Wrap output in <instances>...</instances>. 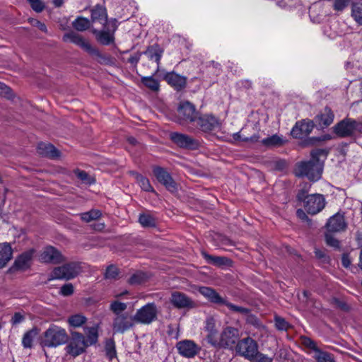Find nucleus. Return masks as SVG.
<instances>
[{
  "instance_id": "1",
  "label": "nucleus",
  "mask_w": 362,
  "mask_h": 362,
  "mask_svg": "<svg viewBox=\"0 0 362 362\" xmlns=\"http://www.w3.org/2000/svg\"><path fill=\"white\" fill-rule=\"evenodd\" d=\"M84 334L78 332L71 333V337L68 339V344L65 350L67 354L76 357L86 351L89 346L95 344L98 340V328L95 326L86 327Z\"/></svg>"
},
{
  "instance_id": "2",
  "label": "nucleus",
  "mask_w": 362,
  "mask_h": 362,
  "mask_svg": "<svg viewBox=\"0 0 362 362\" xmlns=\"http://www.w3.org/2000/svg\"><path fill=\"white\" fill-rule=\"evenodd\" d=\"M327 153L324 150L317 149L311 153V159L308 162L298 163L296 168V174L298 176H306L309 180H317L320 178L324 160Z\"/></svg>"
},
{
  "instance_id": "3",
  "label": "nucleus",
  "mask_w": 362,
  "mask_h": 362,
  "mask_svg": "<svg viewBox=\"0 0 362 362\" xmlns=\"http://www.w3.org/2000/svg\"><path fill=\"white\" fill-rule=\"evenodd\" d=\"M310 185L308 184L305 188L302 189L298 194V200L305 211L310 215H315L320 212L325 206V199L322 194H308V188Z\"/></svg>"
},
{
  "instance_id": "4",
  "label": "nucleus",
  "mask_w": 362,
  "mask_h": 362,
  "mask_svg": "<svg viewBox=\"0 0 362 362\" xmlns=\"http://www.w3.org/2000/svg\"><path fill=\"white\" fill-rule=\"evenodd\" d=\"M68 339L69 335L64 328L52 325L43 333L41 343L44 346L57 347L67 342Z\"/></svg>"
},
{
  "instance_id": "5",
  "label": "nucleus",
  "mask_w": 362,
  "mask_h": 362,
  "mask_svg": "<svg viewBox=\"0 0 362 362\" xmlns=\"http://www.w3.org/2000/svg\"><path fill=\"white\" fill-rule=\"evenodd\" d=\"M199 293L206 298L209 300L214 303L218 305H226L231 311L239 313L242 315H247L249 310L247 308L235 305L228 303L226 299L222 298L215 290L209 287H200L199 288Z\"/></svg>"
},
{
  "instance_id": "6",
  "label": "nucleus",
  "mask_w": 362,
  "mask_h": 362,
  "mask_svg": "<svg viewBox=\"0 0 362 362\" xmlns=\"http://www.w3.org/2000/svg\"><path fill=\"white\" fill-rule=\"evenodd\" d=\"M158 312L154 303H148L136 311L134 320L137 323L149 325L157 319Z\"/></svg>"
},
{
  "instance_id": "7",
  "label": "nucleus",
  "mask_w": 362,
  "mask_h": 362,
  "mask_svg": "<svg viewBox=\"0 0 362 362\" xmlns=\"http://www.w3.org/2000/svg\"><path fill=\"white\" fill-rule=\"evenodd\" d=\"M81 269L79 264L71 262L62 267L54 268L52 271V276L54 279H70L74 278L81 272Z\"/></svg>"
},
{
  "instance_id": "8",
  "label": "nucleus",
  "mask_w": 362,
  "mask_h": 362,
  "mask_svg": "<svg viewBox=\"0 0 362 362\" xmlns=\"http://www.w3.org/2000/svg\"><path fill=\"white\" fill-rule=\"evenodd\" d=\"M197 113L194 106L188 101H182L177 107V117L180 121L194 122L196 121Z\"/></svg>"
},
{
  "instance_id": "9",
  "label": "nucleus",
  "mask_w": 362,
  "mask_h": 362,
  "mask_svg": "<svg viewBox=\"0 0 362 362\" xmlns=\"http://www.w3.org/2000/svg\"><path fill=\"white\" fill-rule=\"evenodd\" d=\"M136 321L134 317L127 313L118 315L113 320L112 329L114 332L124 333L134 327Z\"/></svg>"
},
{
  "instance_id": "10",
  "label": "nucleus",
  "mask_w": 362,
  "mask_h": 362,
  "mask_svg": "<svg viewBox=\"0 0 362 362\" xmlns=\"http://www.w3.org/2000/svg\"><path fill=\"white\" fill-rule=\"evenodd\" d=\"M362 132V122L346 120L339 123L335 127V132L340 136H347L356 132Z\"/></svg>"
},
{
  "instance_id": "11",
  "label": "nucleus",
  "mask_w": 362,
  "mask_h": 362,
  "mask_svg": "<svg viewBox=\"0 0 362 362\" xmlns=\"http://www.w3.org/2000/svg\"><path fill=\"white\" fill-rule=\"evenodd\" d=\"M236 351L245 358H252L257 353V345L251 338L247 337L238 341Z\"/></svg>"
},
{
  "instance_id": "12",
  "label": "nucleus",
  "mask_w": 362,
  "mask_h": 362,
  "mask_svg": "<svg viewBox=\"0 0 362 362\" xmlns=\"http://www.w3.org/2000/svg\"><path fill=\"white\" fill-rule=\"evenodd\" d=\"M153 174L156 180L170 192H174L177 189V185L170 174L160 167H154Z\"/></svg>"
},
{
  "instance_id": "13",
  "label": "nucleus",
  "mask_w": 362,
  "mask_h": 362,
  "mask_svg": "<svg viewBox=\"0 0 362 362\" xmlns=\"http://www.w3.org/2000/svg\"><path fill=\"white\" fill-rule=\"evenodd\" d=\"M40 260L43 262L57 264L64 261V257L57 249L49 245L41 251Z\"/></svg>"
},
{
  "instance_id": "14",
  "label": "nucleus",
  "mask_w": 362,
  "mask_h": 362,
  "mask_svg": "<svg viewBox=\"0 0 362 362\" xmlns=\"http://www.w3.org/2000/svg\"><path fill=\"white\" fill-rule=\"evenodd\" d=\"M197 125L204 132H210L218 129L221 122L212 115H204L196 119Z\"/></svg>"
},
{
  "instance_id": "15",
  "label": "nucleus",
  "mask_w": 362,
  "mask_h": 362,
  "mask_svg": "<svg viewBox=\"0 0 362 362\" xmlns=\"http://www.w3.org/2000/svg\"><path fill=\"white\" fill-rule=\"evenodd\" d=\"M178 352L187 358H192L197 355L200 348L191 340H183L177 344Z\"/></svg>"
},
{
  "instance_id": "16",
  "label": "nucleus",
  "mask_w": 362,
  "mask_h": 362,
  "mask_svg": "<svg viewBox=\"0 0 362 362\" xmlns=\"http://www.w3.org/2000/svg\"><path fill=\"white\" fill-rule=\"evenodd\" d=\"M205 331L207 332L206 336L207 341L214 346H220L221 335L218 334L213 318L210 317L206 320Z\"/></svg>"
},
{
  "instance_id": "17",
  "label": "nucleus",
  "mask_w": 362,
  "mask_h": 362,
  "mask_svg": "<svg viewBox=\"0 0 362 362\" xmlns=\"http://www.w3.org/2000/svg\"><path fill=\"white\" fill-rule=\"evenodd\" d=\"M314 124L310 120H303L296 124L291 131L294 138L302 139L308 136L313 130Z\"/></svg>"
},
{
  "instance_id": "18",
  "label": "nucleus",
  "mask_w": 362,
  "mask_h": 362,
  "mask_svg": "<svg viewBox=\"0 0 362 362\" xmlns=\"http://www.w3.org/2000/svg\"><path fill=\"white\" fill-rule=\"evenodd\" d=\"M326 227L328 232L337 233L344 231L346 228V223L344 216L337 213L330 217L326 224Z\"/></svg>"
},
{
  "instance_id": "19",
  "label": "nucleus",
  "mask_w": 362,
  "mask_h": 362,
  "mask_svg": "<svg viewBox=\"0 0 362 362\" xmlns=\"http://www.w3.org/2000/svg\"><path fill=\"white\" fill-rule=\"evenodd\" d=\"M238 338L239 333L238 329L232 327H227L221 334L220 346L231 348L233 346Z\"/></svg>"
},
{
  "instance_id": "20",
  "label": "nucleus",
  "mask_w": 362,
  "mask_h": 362,
  "mask_svg": "<svg viewBox=\"0 0 362 362\" xmlns=\"http://www.w3.org/2000/svg\"><path fill=\"white\" fill-rule=\"evenodd\" d=\"M64 39L66 41L69 40L70 42L80 46L88 52L92 53L95 51L94 48L91 46L88 41L86 40L80 35L76 33L71 32L66 34L64 36Z\"/></svg>"
},
{
  "instance_id": "21",
  "label": "nucleus",
  "mask_w": 362,
  "mask_h": 362,
  "mask_svg": "<svg viewBox=\"0 0 362 362\" xmlns=\"http://www.w3.org/2000/svg\"><path fill=\"white\" fill-rule=\"evenodd\" d=\"M170 302L177 308L192 306V301L185 294L180 292H173L171 295Z\"/></svg>"
},
{
  "instance_id": "22",
  "label": "nucleus",
  "mask_w": 362,
  "mask_h": 362,
  "mask_svg": "<svg viewBox=\"0 0 362 362\" xmlns=\"http://www.w3.org/2000/svg\"><path fill=\"white\" fill-rule=\"evenodd\" d=\"M165 79L169 85L177 90L183 88L186 85V78L175 73L167 74Z\"/></svg>"
},
{
  "instance_id": "23",
  "label": "nucleus",
  "mask_w": 362,
  "mask_h": 362,
  "mask_svg": "<svg viewBox=\"0 0 362 362\" xmlns=\"http://www.w3.org/2000/svg\"><path fill=\"white\" fill-rule=\"evenodd\" d=\"M37 152L43 156L51 158H56L59 156V152L50 144H39L37 146Z\"/></svg>"
},
{
  "instance_id": "24",
  "label": "nucleus",
  "mask_w": 362,
  "mask_h": 362,
  "mask_svg": "<svg viewBox=\"0 0 362 362\" xmlns=\"http://www.w3.org/2000/svg\"><path fill=\"white\" fill-rule=\"evenodd\" d=\"M12 248L8 243H0V268H3L12 258Z\"/></svg>"
},
{
  "instance_id": "25",
  "label": "nucleus",
  "mask_w": 362,
  "mask_h": 362,
  "mask_svg": "<svg viewBox=\"0 0 362 362\" xmlns=\"http://www.w3.org/2000/svg\"><path fill=\"white\" fill-rule=\"evenodd\" d=\"M33 253L34 251L30 250L21 254L15 261L16 267L19 269L28 268L31 263Z\"/></svg>"
},
{
  "instance_id": "26",
  "label": "nucleus",
  "mask_w": 362,
  "mask_h": 362,
  "mask_svg": "<svg viewBox=\"0 0 362 362\" xmlns=\"http://www.w3.org/2000/svg\"><path fill=\"white\" fill-rule=\"evenodd\" d=\"M171 139L174 143L180 146V147L190 148L193 145V141L191 138L187 136L180 134H173Z\"/></svg>"
},
{
  "instance_id": "27",
  "label": "nucleus",
  "mask_w": 362,
  "mask_h": 362,
  "mask_svg": "<svg viewBox=\"0 0 362 362\" xmlns=\"http://www.w3.org/2000/svg\"><path fill=\"white\" fill-rule=\"evenodd\" d=\"M202 255L209 263H211L215 266L220 267L224 265H229L230 263V261L226 257L212 256L204 252H202Z\"/></svg>"
},
{
  "instance_id": "28",
  "label": "nucleus",
  "mask_w": 362,
  "mask_h": 362,
  "mask_svg": "<svg viewBox=\"0 0 362 362\" xmlns=\"http://www.w3.org/2000/svg\"><path fill=\"white\" fill-rule=\"evenodd\" d=\"M86 317L81 314H74L69 316L67 319V323L71 327H79L85 324Z\"/></svg>"
},
{
  "instance_id": "29",
  "label": "nucleus",
  "mask_w": 362,
  "mask_h": 362,
  "mask_svg": "<svg viewBox=\"0 0 362 362\" xmlns=\"http://www.w3.org/2000/svg\"><path fill=\"white\" fill-rule=\"evenodd\" d=\"M38 332L37 329H32L27 332L22 339L23 345L25 348H30L34 339L36 338Z\"/></svg>"
},
{
  "instance_id": "30",
  "label": "nucleus",
  "mask_w": 362,
  "mask_h": 362,
  "mask_svg": "<svg viewBox=\"0 0 362 362\" xmlns=\"http://www.w3.org/2000/svg\"><path fill=\"white\" fill-rule=\"evenodd\" d=\"M313 357L317 362H335L331 354L322 351L320 349H315V353Z\"/></svg>"
},
{
  "instance_id": "31",
  "label": "nucleus",
  "mask_w": 362,
  "mask_h": 362,
  "mask_svg": "<svg viewBox=\"0 0 362 362\" xmlns=\"http://www.w3.org/2000/svg\"><path fill=\"white\" fill-rule=\"evenodd\" d=\"M139 223L144 227H153L156 224V221L151 214L144 213L139 216Z\"/></svg>"
},
{
  "instance_id": "32",
  "label": "nucleus",
  "mask_w": 362,
  "mask_h": 362,
  "mask_svg": "<svg viewBox=\"0 0 362 362\" xmlns=\"http://www.w3.org/2000/svg\"><path fill=\"white\" fill-rule=\"evenodd\" d=\"M262 143L264 146L269 147L280 146L283 145L284 139L278 135H273L270 137L263 139Z\"/></svg>"
},
{
  "instance_id": "33",
  "label": "nucleus",
  "mask_w": 362,
  "mask_h": 362,
  "mask_svg": "<svg viewBox=\"0 0 362 362\" xmlns=\"http://www.w3.org/2000/svg\"><path fill=\"white\" fill-rule=\"evenodd\" d=\"M352 16L354 20L362 24V2H356L352 6Z\"/></svg>"
},
{
  "instance_id": "34",
  "label": "nucleus",
  "mask_w": 362,
  "mask_h": 362,
  "mask_svg": "<svg viewBox=\"0 0 362 362\" xmlns=\"http://www.w3.org/2000/svg\"><path fill=\"white\" fill-rule=\"evenodd\" d=\"M127 308V305L124 303L120 302L119 300H115L111 302L110 309L117 316L121 315L120 313L124 311Z\"/></svg>"
},
{
  "instance_id": "35",
  "label": "nucleus",
  "mask_w": 362,
  "mask_h": 362,
  "mask_svg": "<svg viewBox=\"0 0 362 362\" xmlns=\"http://www.w3.org/2000/svg\"><path fill=\"white\" fill-rule=\"evenodd\" d=\"M334 115L330 109L325 108L324 112L320 115V119L324 126H329L333 122Z\"/></svg>"
},
{
  "instance_id": "36",
  "label": "nucleus",
  "mask_w": 362,
  "mask_h": 362,
  "mask_svg": "<svg viewBox=\"0 0 362 362\" xmlns=\"http://www.w3.org/2000/svg\"><path fill=\"white\" fill-rule=\"evenodd\" d=\"M96 34L98 40L104 45H108L113 41L112 35L107 32H94Z\"/></svg>"
},
{
  "instance_id": "37",
  "label": "nucleus",
  "mask_w": 362,
  "mask_h": 362,
  "mask_svg": "<svg viewBox=\"0 0 362 362\" xmlns=\"http://www.w3.org/2000/svg\"><path fill=\"white\" fill-rule=\"evenodd\" d=\"M300 342L305 347L310 349V354H313V356L315 353V349H319L316 343L307 337H302L300 338Z\"/></svg>"
},
{
  "instance_id": "38",
  "label": "nucleus",
  "mask_w": 362,
  "mask_h": 362,
  "mask_svg": "<svg viewBox=\"0 0 362 362\" xmlns=\"http://www.w3.org/2000/svg\"><path fill=\"white\" fill-rule=\"evenodd\" d=\"M73 25L76 30L83 31L90 27V22L87 18H78L75 21Z\"/></svg>"
},
{
  "instance_id": "39",
  "label": "nucleus",
  "mask_w": 362,
  "mask_h": 362,
  "mask_svg": "<svg viewBox=\"0 0 362 362\" xmlns=\"http://www.w3.org/2000/svg\"><path fill=\"white\" fill-rule=\"evenodd\" d=\"M142 83L153 91H157L159 89L158 82L152 77L143 78Z\"/></svg>"
},
{
  "instance_id": "40",
  "label": "nucleus",
  "mask_w": 362,
  "mask_h": 362,
  "mask_svg": "<svg viewBox=\"0 0 362 362\" xmlns=\"http://www.w3.org/2000/svg\"><path fill=\"white\" fill-rule=\"evenodd\" d=\"M101 214L98 210H93L86 213L81 214V218L86 222H90L93 220L98 219L100 216Z\"/></svg>"
},
{
  "instance_id": "41",
  "label": "nucleus",
  "mask_w": 362,
  "mask_h": 362,
  "mask_svg": "<svg viewBox=\"0 0 362 362\" xmlns=\"http://www.w3.org/2000/svg\"><path fill=\"white\" fill-rule=\"evenodd\" d=\"M92 19L93 21L99 20L103 24L106 23L107 17L104 10L101 8L93 10L92 12Z\"/></svg>"
},
{
  "instance_id": "42",
  "label": "nucleus",
  "mask_w": 362,
  "mask_h": 362,
  "mask_svg": "<svg viewBox=\"0 0 362 362\" xmlns=\"http://www.w3.org/2000/svg\"><path fill=\"white\" fill-rule=\"evenodd\" d=\"M76 176L80 179L83 183L90 184L94 182L95 180L93 177L88 175L86 172L76 170L74 172Z\"/></svg>"
},
{
  "instance_id": "43",
  "label": "nucleus",
  "mask_w": 362,
  "mask_h": 362,
  "mask_svg": "<svg viewBox=\"0 0 362 362\" xmlns=\"http://www.w3.org/2000/svg\"><path fill=\"white\" fill-rule=\"evenodd\" d=\"M146 54L148 55L151 59L154 60L157 63L159 62L161 57V53L159 52V49L157 47L149 48L146 52Z\"/></svg>"
},
{
  "instance_id": "44",
  "label": "nucleus",
  "mask_w": 362,
  "mask_h": 362,
  "mask_svg": "<svg viewBox=\"0 0 362 362\" xmlns=\"http://www.w3.org/2000/svg\"><path fill=\"white\" fill-rule=\"evenodd\" d=\"M138 182L140 185V187L142 188V189L148 192H153V189L152 186L150 184V182L148 179L146 177H144L143 176H139L138 178Z\"/></svg>"
},
{
  "instance_id": "45",
  "label": "nucleus",
  "mask_w": 362,
  "mask_h": 362,
  "mask_svg": "<svg viewBox=\"0 0 362 362\" xmlns=\"http://www.w3.org/2000/svg\"><path fill=\"white\" fill-rule=\"evenodd\" d=\"M275 325L276 328L279 330H287L290 327L289 324L280 317L275 318Z\"/></svg>"
},
{
  "instance_id": "46",
  "label": "nucleus",
  "mask_w": 362,
  "mask_h": 362,
  "mask_svg": "<svg viewBox=\"0 0 362 362\" xmlns=\"http://www.w3.org/2000/svg\"><path fill=\"white\" fill-rule=\"evenodd\" d=\"M118 276V269L116 267L112 265L107 268L105 272V278L110 279H114Z\"/></svg>"
},
{
  "instance_id": "47",
  "label": "nucleus",
  "mask_w": 362,
  "mask_h": 362,
  "mask_svg": "<svg viewBox=\"0 0 362 362\" xmlns=\"http://www.w3.org/2000/svg\"><path fill=\"white\" fill-rule=\"evenodd\" d=\"M25 315L21 313H16L11 320L13 326L17 325L25 320Z\"/></svg>"
},
{
  "instance_id": "48",
  "label": "nucleus",
  "mask_w": 362,
  "mask_h": 362,
  "mask_svg": "<svg viewBox=\"0 0 362 362\" xmlns=\"http://www.w3.org/2000/svg\"><path fill=\"white\" fill-rule=\"evenodd\" d=\"M332 232H327L325 234V239L327 245L332 246V247H338L339 246V241L334 238L330 233Z\"/></svg>"
},
{
  "instance_id": "49",
  "label": "nucleus",
  "mask_w": 362,
  "mask_h": 362,
  "mask_svg": "<svg viewBox=\"0 0 362 362\" xmlns=\"http://www.w3.org/2000/svg\"><path fill=\"white\" fill-rule=\"evenodd\" d=\"M334 1V8L336 11H341L346 6L349 0H333Z\"/></svg>"
},
{
  "instance_id": "50",
  "label": "nucleus",
  "mask_w": 362,
  "mask_h": 362,
  "mask_svg": "<svg viewBox=\"0 0 362 362\" xmlns=\"http://www.w3.org/2000/svg\"><path fill=\"white\" fill-rule=\"evenodd\" d=\"M32 8L37 12H40L43 9V5L40 0H28Z\"/></svg>"
},
{
  "instance_id": "51",
  "label": "nucleus",
  "mask_w": 362,
  "mask_h": 362,
  "mask_svg": "<svg viewBox=\"0 0 362 362\" xmlns=\"http://www.w3.org/2000/svg\"><path fill=\"white\" fill-rule=\"evenodd\" d=\"M74 291L73 286L70 284L63 286L61 288V293L64 296H69Z\"/></svg>"
},
{
  "instance_id": "52",
  "label": "nucleus",
  "mask_w": 362,
  "mask_h": 362,
  "mask_svg": "<svg viewBox=\"0 0 362 362\" xmlns=\"http://www.w3.org/2000/svg\"><path fill=\"white\" fill-rule=\"evenodd\" d=\"M0 95H4L5 97L9 98L11 96V89L4 85V83L0 82Z\"/></svg>"
},
{
  "instance_id": "53",
  "label": "nucleus",
  "mask_w": 362,
  "mask_h": 362,
  "mask_svg": "<svg viewBox=\"0 0 362 362\" xmlns=\"http://www.w3.org/2000/svg\"><path fill=\"white\" fill-rule=\"evenodd\" d=\"M255 358L252 361V362H272V359L270 358L266 357L262 354H257L255 356Z\"/></svg>"
},
{
  "instance_id": "54",
  "label": "nucleus",
  "mask_w": 362,
  "mask_h": 362,
  "mask_svg": "<svg viewBox=\"0 0 362 362\" xmlns=\"http://www.w3.org/2000/svg\"><path fill=\"white\" fill-rule=\"evenodd\" d=\"M30 23L33 26L37 27L40 30L45 31L46 30L45 25L36 19H32Z\"/></svg>"
},
{
  "instance_id": "55",
  "label": "nucleus",
  "mask_w": 362,
  "mask_h": 362,
  "mask_svg": "<svg viewBox=\"0 0 362 362\" xmlns=\"http://www.w3.org/2000/svg\"><path fill=\"white\" fill-rule=\"evenodd\" d=\"M342 265L347 268L351 265V260L348 255H344L341 258Z\"/></svg>"
},
{
  "instance_id": "56",
  "label": "nucleus",
  "mask_w": 362,
  "mask_h": 362,
  "mask_svg": "<svg viewBox=\"0 0 362 362\" xmlns=\"http://www.w3.org/2000/svg\"><path fill=\"white\" fill-rule=\"evenodd\" d=\"M297 216L299 218H300L302 220H305L308 218V216L305 214V212L301 209H298L297 211Z\"/></svg>"
},
{
  "instance_id": "57",
  "label": "nucleus",
  "mask_w": 362,
  "mask_h": 362,
  "mask_svg": "<svg viewBox=\"0 0 362 362\" xmlns=\"http://www.w3.org/2000/svg\"><path fill=\"white\" fill-rule=\"evenodd\" d=\"M107 349L109 350L108 354H109L110 358H112L113 356V355L115 354V351H114L112 342L107 344Z\"/></svg>"
},
{
  "instance_id": "58",
  "label": "nucleus",
  "mask_w": 362,
  "mask_h": 362,
  "mask_svg": "<svg viewBox=\"0 0 362 362\" xmlns=\"http://www.w3.org/2000/svg\"><path fill=\"white\" fill-rule=\"evenodd\" d=\"M128 294V292L127 291H124V292H122V293H117L114 295V296L116 298H122V296H124V295H127Z\"/></svg>"
},
{
  "instance_id": "59",
  "label": "nucleus",
  "mask_w": 362,
  "mask_h": 362,
  "mask_svg": "<svg viewBox=\"0 0 362 362\" xmlns=\"http://www.w3.org/2000/svg\"><path fill=\"white\" fill-rule=\"evenodd\" d=\"M53 3L56 6H60L63 4V0H53Z\"/></svg>"
},
{
  "instance_id": "60",
  "label": "nucleus",
  "mask_w": 362,
  "mask_h": 362,
  "mask_svg": "<svg viewBox=\"0 0 362 362\" xmlns=\"http://www.w3.org/2000/svg\"><path fill=\"white\" fill-rule=\"evenodd\" d=\"M128 141H129L130 144H132V145H135V144H136V140H135V139H134V138H133V137H129V138H128Z\"/></svg>"
},
{
  "instance_id": "61",
  "label": "nucleus",
  "mask_w": 362,
  "mask_h": 362,
  "mask_svg": "<svg viewBox=\"0 0 362 362\" xmlns=\"http://www.w3.org/2000/svg\"><path fill=\"white\" fill-rule=\"evenodd\" d=\"M103 228H104V224H103V223L98 224L97 228H95V229L98 230H101Z\"/></svg>"
},
{
  "instance_id": "62",
  "label": "nucleus",
  "mask_w": 362,
  "mask_h": 362,
  "mask_svg": "<svg viewBox=\"0 0 362 362\" xmlns=\"http://www.w3.org/2000/svg\"><path fill=\"white\" fill-rule=\"evenodd\" d=\"M131 282L132 283H138L139 282V281L136 280V275H134V276H133L132 277Z\"/></svg>"
},
{
  "instance_id": "63",
  "label": "nucleus",
  "mask_w": 362,
  "mask_h": 362,
  "mask_svg": "<svg viewBox=\"0 0 362 362\" xmlns=\"http://www.w3.org/2000/svg\"><path fill=\"white\" fill-rule=\"evenodd\" d=\"M303 298H308V292H307V291H303Z\"/></svg>"
},
{
  "instance_id": "64",
  "label": "nucleus",
  "mask_w": 362,
  "mask_h": 362,
  "mask_svg": "<svg viewBox=\"0 0 362 362\" xmlns=\"http://www.w3.org/2000/svg\"><path fill=\"white\" fill-rule=\"evenodd\" d=\"M234 136V139H235V140H238V139H240V135L239 134H234V136Z\"/></svg>"
}]
</instances>
